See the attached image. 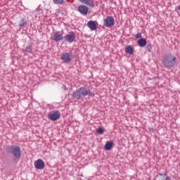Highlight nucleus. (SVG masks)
Instances as JSON below:
<instances>
[{
	"mask_svg": "<svg viewBox=\"0 0 180 180\" xmlns=\"http://www.w3.org/2000/svg\"><path fill=\"white\" fill-rule=\"evenodd\" d=\"M95 96V94L91 92L89 89L86 86L80 87L77 89L72 95L74 99H82V98H85V96Z\"/></svg>",
	"mask_w": 180,
	"mask_h": 180,
	"instance_id": "obj_1",
	"label": "nucleus"
},
{
	"mask_svg": "<svg viewBox=\"0 0 180 180\" xmlns=\"http://www.w3.org/2000/svg\"><path fill=\"white\" fill-rule=\"evenodd\" d=\"M162 63L165 68H172L176 64V57L172 53H167L163 56Z\"/></svg>",
	"mask_w": 180,
	"mask_h": 180,
	"instance_id": "obj_2",
	"label": "nucleus"
},
{
	"mask_svg": "<svg viewBox=\"0 0 180 180\" xmlns=\"http://www.w3.org/2000/svg\"><path fill=\"white\" fill-rule=\"evenodd\" d=\"M7 151L10 154L13 155V160L14 162H19L20 157H22V150H20V147L18 146H8Z\"/></svg>",
	"mask_w": 180,
	"mask_h": 180,
	"instance_id": "obj_3",
	"label": "nucleus"
},
{
	"mask_svg": "<svg viewBox=\"0 0 180 180\" xmlns=\"http://www.w3.org/2000/svg\"><path fill=\"white\" fill-rule=\"evenodd\" d=\"M60 60H62L63 63H65V64H68L71 63L72 60V55H71V53H63L60 57Z\"/></svg>",
	"mask_w": 180,
	"mask_h": 180,
	"instance_id": "obj_4",
	"label": "nucleus"
},
{
	"mask_svg": "<svg viewBox=\"0 0 180 180\" xmlns=\"http://www.w3.org/2000/svg\"><path fill=\"white\" fill-rule=\"evenodd\" d=\"M104 26L105 27H112V26H115V18L112 16H108L104 20Z\"/></svg>",
	"mask_w": 180,
	"mask_h": 180,
	"instance_id": "obj_5",
	"label": "nucleus"
},
{
	"mask_svg": "<svg viewBox=\"0 0 180 180\" xmlns=\"http://www.w3.org/2000/svg\"><path fill=\"white\" fill-rule=\"evenodd\" d=\"M51 38L52 40H53V41H61V40L64 39V36L63 35V33H61V32L58 31L56 32H54Z\"/></svg>",
	"mask_w": 180,
	"mask_h": 180,
	"instance_id": "obj_6",
	"label": "nucleus"
},
{
	"mask_svg": "<svg viewBox=\"0 0 180 180\" xmlns=\"http://www.w3.org/2000/svg\"><path fill=\"white\" fill-rule=\"evenodd\" d=\"M64 39L67 43H74L75 41V32H70L64 37Z\"/></svg>",
	"mask_w": 180,
	"mask_h": 180,
	"instance_id": "obj_7",
	"label": "nucleus"
},
{
	"mask_svg": "<svg viewBox=\"0 0 180 180\" xmlns=\"http://www.w3.org/2000/svg\"><path fill=\"white\" fill-rule=\"evenodd\" d=\"M78 12L83 15L84 16H86L88 15V12L89 11V8L85 5H80L78 6L77 9Z\"/></svg>",
	"mask_w": 180,
	"mask_h": 180,
	"instance_id": "obj_8",
	"label": "nucleus"
},
{
	"mask_svg": "<svg viewBox=\"0 0 180 180\" xmlns=\"http://www.w3.org/2000/svg\"><path fill=\"white\" fill-rule=\"evenodd\" d=\"M36 169H44L45 164L41 159L36 160L34 163Z\"/></svg>",
	"mask_w": 180,
	"mask_h": 180,
	"instance_id": "obj_9",
	"label": "nucleus"
},
{
	"mask_svg": "<svg viewBox=\"0 0 180 180\" xmlns=\"http://www.w3.org/2000/svg\"><path fill=\"white\" fill-rule=\"evenodd\" d=\"M60 112L58 111H56L49 115L48 117L49 120H52V122H56V120H58V119H60Z\"/></svg>",
	"mask_w": 180,
	"mask_h": 180,
	"instance_id": "obj_10",
	"label": "nucleus"
},
{
	"mask_svg": "<svg viewBox=\"0 0 180 180\" xmlns=\"http://www.w3.org/2000/svg\"><path fill=\"white\" fill-rule=\"evenodd\" d=\"M96 25H98V22L94 20H90L87 22V26L90 28V30H96L98 29Z\"/></svg>",
	"mask_w": 180,
	"mask_h": 180,
	"instance_id": "obj_11",
	"label": "nucleus"
},
{
	"mask_svg": "<svg viewBox=\"0 0 180 180\" xmlns=\"http://www.w3.org/2000/svg\"><path fill=\"white\" fill-rule=\"evenodd\" d=\"M79 1L82 4H84V5L91 6V8H94V6H95V3H94V0H79Z\"/></svg>",
	"mask_w": 180,
	"mask_h": 180,
	"instance_id": "obj_12",
	"label": "nucleus"
},
{
	"mask_svg": "<svg viewBox=\"0 0 180 180\" xmlns=\"http://www.w3.org/2000/svg\"><path fill=\"white\" fill-rule=\"evenodd\" d=\"M138 44L140 47H145V46H147V40L141 38L138 41Z\"/></svg>",
	"mask_w": 180,
	"mask_h": 180,
	"instance_id": "obj_13",
	"label": "nucleus"
},
{
	"mask_svg": "<svg viewBox=\"0 0 180 180\" xmlns=\"http://www.w3.org/2000/svg\"><path fill=\"white\" fill-rule=\"evenodd\" d=\"M113 146V142L112 141H108L105 145V150L107 151H109L112 148Z\"/></svg>",
	"mask_w": 180,
	"mask_h": 180,
	"instance_id": "obj_14",
	"label": "nucleus"
},
{
	"mask_svg": "<svg viewBox=\"0 0 180 180\" xmlns=\"http://www.w3.org/2000/svg\"><path fill=\"white\" fill-rule=\"evenodd\" d=\"M125 52L128 54H133V48L131 46H128L125 48Z\"/></svg>",
	"mask_w": 180,
	"mask_h": 180,
	"instance_id": "obj_15",
	"label": "nucleus"
},
{
	"mask_svg": "<svg viewBox=\"0 0 180 180\" xmlns=\"http://www.w3.org/2000/svg\"><path fill=\"white\" fill-rule=\"evenodd\" d=\"M26 25H27V21L26 20V19L22 18L21 20V22L19 24L20 27H25Z\"/></svg>",
	"mask_w": 180,
	"mask_h": 180,
	"instance_id": "obj_16",
	"label": "nucleus"
},
{
	"mask_svg": "<svg viewBox=\"0 0 180 180\" xmlns=\"http://www.w3.org/2000/svg\"><path fill=\"white\" fill-rule=\"evenodd\" d=\"M53 4L56 5H63L64 4V0H53Z\"/></svg>",
	"mask_w": 180,
	"mask_h": 180,
	"instance_id": "obj_17",
	"label": "nucleus"
},
{
	"mask_svg": "<svg viewBox=\"0 0 180 180\" xmlns=\"http://www.w3.org/2000/svg\"><path fill=\"white\" fill-rule=\"evenodd\" d=\"M96 132L98 134H103V133H105V129H103L102 127H99L96 129Z\"/></svg>",
	"mask_w": 180,
	"mask_h": 180,
	"instance_id": "obj_18",
	"label": "nucleus"
},
{
	"mask_svg": "<svg viewBox=\"0 0 180 180\" xmlns=\"http://www.w3.org/2000/svg\"><path fill=\"white\" fill-rule=\"evenodd\" d=\"M32 46H28L26 47V49L24 50V53H32Z\"/></svg>",
	"mask_w": 180,
	"mask_h": 180,
	"instance_id": "obj_19",
	"label": "nucleus"
},
{
	"mask_svg": "<svg viewBox=\"0 0 180 180\" xmlns=\"http://www.w3.org/2000/svg\"><path fill=\"white\" fill-rule=\"evenodd\" d=\"M135 37L136 39H140V37H141V33L140 32L136 33L135 35Z\"/></svg>",
	"mask_w": 180,
	"mask_h": 180,
	"instance_id": "obj_20",
	"label": "nucleus"
},
{
	"mask_svg": "<svg viewBox=\"0 0 180 180\" xmlns=\"http://www.w3.org/2000/svg\"><path fill=\"white\" fill-rule=\"evenodd\" d=\"M159 175H160V176H164V178H165L167 176L166 174H162V173H160Z\"/></svg>",
	"mask_w": 180,
	"mask_h": 180,
	"instance_id": "obj_21",
	"label": "nucleus"
},
{
	"mask_svg": "<svg viewBox=\"0 0 180 180\" xmlns=\"http://www.w3.org/2000/svg\"><path fill=\"white\" fill-rule=\"evenodd\" d=\"M170 178L168 176L165 177L164 179H160V180H169Z\"/></svg>",
	"mask_w": 180,
	"mask_h": 180,
	"instance_id": "obj_22",
	"label": "nucleus"
}]
</instances>
